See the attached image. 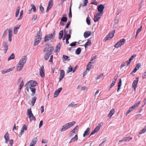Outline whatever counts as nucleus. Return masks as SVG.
Masks as SVG:
<instances>
[{
  "mask_svg": "<svg viewBox=\"0 0 146 146\" xmlns=\"http://www.w3.org/2000/svg\"><path fill=\"white\" fill-rule=\"evenodd\" d=\"M44 49L43 51L45 52L46 51V49L47 50L44 55V58L45 60H48L50 55L52 53L54 50V47L52 46H50L49 45L47 46Z\"/></svg>",
  "mask_w": 146,
  "mask_h": 146,
  "instance_id": "obj_1",
  "label": "nucleus"
},
{
  "mask_svg": "<svg viewBox=\"0 0 146 146\" xmlns=\"http://www.w3.org/2000/svg\"><path fill=\"white\" fill-rule=\"evenodd\" d=\"M27 58L26 56H24L20 60L17 67V71H20L23 67L24 65L25 64Z\"/></svg>",
  "mask_w": 146,
  "mask_h": 146,
  "instance_id": "obj_2",
  "label": "nucleus"
},
{
  "mask_svg": "<svg viewBox=\"0 0 146 146\" xmlns=\"http://www.w3.org/2000/svg\"><path fill=\"white\" fill-rule=\"evenodd\" d=\"M42 35V34L40 31L37 33L35 38V42L34 44V46H36L40 43Z\"/></svg>",
  "mask_w": 146,
  "mask_h": 146,
  "instance_id": "obj_3",
  "label": "nucleus"
},
{
  "mask_svg": "<svg viewBox=\"0 0 146 146\" xmlns=\"http://www.w3.org/2000/svg\"><path fill=\"white\" fill-rule=\"evenodd\" d=\"M75 122L72 121L69 122L64 125L60 129L61 131H65L69 128H70L75 123Z\"/></svg>",
  "mask_w": 146,
  "mask_h": 146,
  "instance_id": "obj_4",
  "label": "nucleus"
},
{
  "mask_svg": "<svg viewBox=\"0 0 146 146\" xmlns=\"http://www.w3.org/2000/svg\"><path fill=\"white\" fill-rule=\"evenodd\" d=\"M27 85L28 86V87L31 88H34V87L38 85V83L36 81L31 80L29 81L27 83Z\"/></svg>",
  "mask_w": 146,
  "mask_h": 146,
  "instance_id": "obj_5",
  "label": "nucleus"
},
{
  "mask_svg": "<svg viewBox=\"0 0 146 146\" xmlns=\"http://www.w3.org/2000/svg\"><path fill=\"white\" fill-rule=\"evenodd\" d=\"M115 32V30H113L112 31L110 32L106 37L104 39V41L105 42L107 40L112 38L114 36Z\"/></svg>",
  "mask_w": 146,
  "mask_h": 146,
  "instance_id": "obj_6",
  "label": "nucleus"
},
{
  "mask_svg": "<svg viewBox=\"0 0 146 146\" xmlns=\"http://www.w3.org/2000/svg\"><path fill=\"white\" fill-rule=\"evenodd\" d=\"M125 40L124 38L121 39L114 46L115 48H118L122 45L124 44L125 42Z\"/></svg>",
  "mask_w": 146,
  "mask_h": 146,
  "instance_id": "obj_7",
  "label": "nucleus"
},
{
  "mask_svg": "<svg viewBox=\"0 0 146 146\" xmlns=\"http://www.w3.org/2000/svg\"><path fill=\"white\" fill-rule=\"evenodd\" d=\"M54 36H52V34H49L46 35L44 38V42H46L50 40L51 39H53Z\"/></svg>",
  "mask_w": 146,
  "mask_h": 146,
  "instance_id": "obj_8",
  "label": "nucleus"
},
{
  "mask_svg": "<svg viewBox=\"0 0 146 146\" xmlns=\"http://www.w3.org/2000/svg\"><path fill=\"white\" fill-rule=\"evenodd\" d=\"M139 79V77L136 78L133 81L132 84V88L134 89L135 91Z\"/></svg>",
  "mask_w": 146,
  "mask_h": 146,
  "instance_id": "obj_9",
  "label": "nucleus"
},
{
  "mask_svg": "<svg viewBox=\"0 0 146 146\" xmlns=\"http://www.w3.org/2000/svg\"><path fill=\"white\" fill-rule=\"evenodd\" d=\"M39 74L41 77H44V70L43 66H42L39 69Z\"/></svg>",
  "mask_w": 146,
  "mask_h": 146,
  "instance_id": "obj_10",
  "label": "nucleus"
},
{
  "mask_svg": "<svg viewBox=\"0 0 146 146\" xmlns=\"http://www.w3.org/2000/svg\"><path fill=\"white\" fill-rule=\"evenodd\" d=\"M37 141V137L34 138L31 141L29 146H35Z\"/></svg>",
  "mask_w": 146,
  "mask_h": 146,
  "instance_id": "obj_11",
  "label": "nucleus"
},
{
  "mask_svg": "<svg viewBox=\"0 0 146 146\" xmlns=\"http://www.w3.org/2000/svg\"><path fill=\"white\" fill-rule=\"evenodd\" d=\"M65 75V72L64 70H62L60 71V76H59V81L63 78Z\"/></svg>",
  "mask_w": 146,
  "mask_h": 146,
  "instance_id": "obj_12",
  "label": "nucleus"
},
{
  "mask_svg": "<svg viewBox=\"0 0 146 146\" xmlns=\"http://www.w3.org/2000/svg\"><path fill=\"white\" fill-rule=\"evenodd\" d=\"M62 88L60 87L56 90L54 92V98L57 97L59 95L60 92L62 90Z\"/></svg>",
  "mask_w": 146,
  "mask_h": 146,
  "instance_id": "obj_13",
  "label": "nucleus"
},
{
  "mask_svg": "<svg viewBox=\"0 0 146 146\" xmlns=\"http://www.w3.org/2000/svg\"><path fill=\"white\" fill-rule=\"evenodd\" d=\"M104 7L103 5H99L97 8V9L98 12H103Z\"/></svg>",
  "mask_w": 146,
  "mask_h": 146,
  "instance_id": "obj_14",
  "label": "nucleus"
},
{
  "mask_svg": "<svg viewBox=\"0 0 146 146\" xmlns=\"http://www.w3.org/2000/svg\"><path fill=\"white\" fill-rule=\"evenodd\" d=\"M2 44L5 48V53H6L7 52V50L8 49V43L7 42H3Z\"/></svg>",
  "mask_w": 146,
  "mask_h": 146,
  "instance_id": "obj_15",
  "label": "nucleus"
},
{
  "mask_svg": "<svg viewBox=\"0 0 146 146\" xmlns=\"http://www.w3.org/2000/svg\"><path fill=\"white\" fill-rule=\"evenodd\" d=\"M92 33L90 31H86L84 33V36L85 38H86L91 35Z\"/></svg>",
  "mask_w": 146,
  "mask_h": 146,
  "instance_id": "obj_16",
  "label": "nucleus"
},
{
  "mask_svg": "<svg viewBox=\"0 0 146 146\" xmlns=\"http://www.w3.org/2000/svg\"><path fill=\"white\" fill-rule=\"evenodd\" d=\"M12 35V31L11 30L9 29V31L8 40L9 42H11L12 40L11 37Z\"/></svg>",
  "mask_w": 146,
  "mask_h": 146,
  "instance_id": "obj_17",
  "label": "nucleus"
},
{
  "mask_svg": "<svg viewBox=\"0 0 146 146\" xmlns=\"http://www.w3.org/2000/svg\"><path fill=\"white\" fill-rule=\"evenodd\" d=\"M78 139V135H75V137H74L72 139H71L70 141L69 142V143H71L72 142H75Z\"/></svg>",
  "mask_w": 146,
  "mask_h": 146,
  "instance_id": "obj_18",
  "label": "nucleus"
},
{
  "mask_svg": "<svg viewBox=\"0 0 146 146\" xmlns=\"http://www.w3.org/2000/svg\"><path fill=\"white\" fill-rule=\"evenodd\" d=\"M136 56V55L135 54H133L131 56L130 58H129V60H128L127 61V66H128L129 65L131 61L133 60V58Z\"/></svg>",
  "mask_w": 146,
  "mask_h": 146,
  "instance_id": "obj_19",
  "label": "nucleus"
},
{
  "mask_svg": "<svg viewBox=\"0 0 146 146\" xmlns=\"http://www.w3.org/2000/svg\"><path fill=\"white\" fill-rule=\"evenodd\" d=\"M115 113V110L114 109H112L111 110L110 113H109L108 117L109 118H110L112 115L114 113Z\"/></svg>",
  "mask_w": 146,
  "mask_h": 146,
  "instance_id": "obj_20",
  "label": "nucleus"
},
{
  "mask_svg": "<svg viewBox=\"0 0 146 146\" xmlns=\"http://www.w3.org/2000/svg\"><path fill=\"white\" fill-rule=\"evenodd\" d=\"M90 128L89 127L86 130L84 131V133L83 135V136L84 137H85L86 136L88 135L90 132Z\"/></svg>",
  "mask_w": 146,
  "mask_h": 146,
  "instance_id": "obj_21",
  "label": "nucleus"
},
{
  "mask_svg": "<svg viewBox=\"0 0 146 146\" xmlns=\"http://www.w3.org/2000/svg\"><path fill=\"white\" fill-rule=\"evenodd\" d=\"M37 97L36 96L33 97L31 100V103L33 106H34V104L35 103Z\"/></svg>",
  "mask_w": 146,
  "mask_h": 146,
  "instance_id": "obj_22",
  "label": "nucleus"
},
{
  "mask_svg": "<svg viewBox=\"0 0 146 146\" xmlns=\"http://www.w3.org/2000/svg\"><path fill=\"white\" fill-rule=\"evenodd\" d=\"M91 44V40L90 39H89L88 41L84 44L85 47V48H86L88 46H90Z\"/></svg>",
  "mask_w": 146,
  "mask_h": 146,
  "instance_id": "obj_23",
  "label": "nucleus"
},
{
  "mask_svg": "<svg viewBox=\"0 0 146 146\" xmlns=\"http://www.w3.org/2000/svg\"><path fill=\"white\" fill-rule=\"evenodd\" d=\"M20 26V25H18L17 26L15 27H14L13 29V32L15 34H16L17 33L18 29Z\"/></svg>",
  "mask_w": 146,
  "mask_h": 146,
  "instance_id": "obj_24",
  "label": "nucleus"
},
{
  "mask_svg": "<svg viewBox=\"0 0 146 146\" xmlns=\"http://www.w3.org/2000/svg\"><path fill=\"white\" fill-rule=\"evenodd\" d=\"M69 57L65 55H63L62 56V60L63 61H66V60L69 61L70 60V59L69 58Z\"/></svg>",
  "mask_w": 146,
  "mask_h": 146,
  "instance_id": "obj_25",
  "label": "nucleus"
},
{
  "mask_svg": "<svg viewBox=\"0 0 146 146\" xmlns=\"http://www.w3.org/2000/svg\"><path fill=\"white\" fill-rule=\"evenodd\" d=\"M30 89H31V91L32 92L31 96H33L35 94L36 89L35 88H31Z\"/></svg>",
  "mask_w": 146,
  "mask_h": 146,
  "instance_id": "obj_26",
  "label": "nucleus"
},
{
  "mask_svg": "<svg viewBox=\"0 0 146 146\" xmlns=\"http://www.w3.org/2000/svg\"><path fill=\"white\" fill-rule=\"evenodd\" d=\"M61 47V44L60 43H59L57 45L56 47V49L55 50V52H58V51H60V49Z\"/></svg>",
  "mask_w": 146,
  "mask_h": 146,
  "instance_id": "obj_27",
  "label": "nucleus"
},
{
  "mask_svg": "<svg viewBox=\"0 0 146 146\" xmlns=\"http://www.w3.org/2000/svg\"><path fill=\"white\" fill-rule=\"evenodd\" d=\"M63 30L61 31L58 35V38L60 40L62 38V37L63 36Z\"/></svg>",
  "mask_w": 146,
  "mask_h": 146,
  "instance_id": "obj_28",
  "label": "nucleus"
},
{
  "mask_svg": "<svg viewBox=\"0 0 146 146\" xmlns=\"http://www.w3.org/2000/svg\"><path fill=\"white\" fill-rule=\"evenodd\" d=\"M140 104V102L139 101H138L137 102L135 103L132 106V107H133V108L135 109Z\"/></svg>",
  "mask_w": 146,
  "mask_h": 146,
  "instance_id": "obj_29",
  "label": "nucleus"
},
{
  "mask_svg": "<svg viewBox=\"0 0 146 146\" xmlns=\"http://www.w3.org/2000/svg\"><path fill=\"white\" fill-rule=\"evenodd\" d=\"M53 5V1L52 0H50L48 2V7L51 8Z\"/></svg>",
  "mask_w": 146,
  "mask_h": 146,
  "instance_id": "obj_30",
  "label": "nucleus"
},
{
  "mask_svg": "<svg viewBox=\"0 0 146 146\" xmlns=\"http://www.w3.org/2000/svg\"><path fill=\"white\" fill-rule=\"evenodd\" d=\"M123 139L124 142H125L127 141H129L130 140H131L132 139V138L130 137H124Z\"/></svg>",
  "mask_w": 146,
  "mask_h": 146,
  "instance_id": "obj_31",
  "label": "nucleus"
},
{
  "mask_svg": "<svg viewBox=\"0 0 146 146\" xmlns=\"http://www.w3.org/2000/svg\"><path fill=\"white\" fill-rule=\"evenodd\" d=\"M97 56L95 55L93 57H92L90 62V64H93L95 62V61H93L94 60H95Z\"/></svg>",
  "mask_w": 146,
  "mask_h": 146,
  "instance_id": "obj_32",
  "label": "nucleus"
},
{
  "mask_svg": "<svg viewBox=\"0 0 146 146\" xmlns=\"http://www.w3.org/2000/svg\"><path fill=\"white\" fill-rule=\"evenodd\" d=\"M121 79H120L119 81L118 85V89L117 90V92H118L120 88V87L121 86Z\"/></svg>",
  "mask_w": 146,
  "mask_h": 146,
  "instance_id": "obj_33",
  "label": "nucleus"
},
{
  "mask_svg": "<svg viewBox=\"0 0 146 146\" xmlns=\"http://www.w3.org/2000/svg\"><path fill=\"white\" fill-rule=\"evenodd\" d=\"M71 6H72V5L71 4L70 5V8H69V15H68V17L70 18H71L72 17V14L71 8Z\"/></svg>",
  "mask_w": 146,
  "mask_h": 146,
  "instance_id": "obj_34",
  "label": "nucleus"
},
{
  "mask_svg": "<svg viewBox=\"0 0 146 146\" xmlns=\"http://www.w3.org/2000/svg\"><path fill=\"white\" fill-rule=\"evenodd\" d=\"M146 131V126H145L143 129L141 130L139 132V134L144 133Z\"/></svg>",
  "mask_w": 146,
  "mask_h": 146,
  "instance_id": "obj_35",
  "label": "nucleus"
},
{
  "mask_svg": "<svg viewBox=\"0 0 146 146\" xmlns=\"http://www.w3.org/2000/svg\"><path fill=\"white\" fill-rule=\"evenodd\" d=\"M64 31L65 34L66 35V39L69 40L71 37L70 35V34H68V35L66 34L67 32H66L65 29H64Z\"/></svg>",
  "mask_w": 146,
  "mask_h": 146,
  "instance_id": "obj_36",
  "label": "nucleus"
},
{
  "mask_svg": "<svg viewBox=\"0 0 146 146\" xmlns=\"http://www.w3.org/2000/svg\"><path fill=\"white\" fill-rule=\"evenodd\" d=\"M4 138L5 140L9 139V135L8 132H7L4 136Z\"/></svg>",
  "mask_w": 146,
  "mask_h": 146,
  "instance_id": "obj_37",
  "label": "nucleus"
},
{
  "mask_svg": "<svg viewBox=\"0 0 146 146\" xmlns=\"http://www.w3.org/2000/svg\"><path fill=\"white\" fill-rule=\"evenodd\" d=\"M134 109L133 108V107L131 106L130 107L126 113V116H127L128 113H129L130 112L132 111Z\"/></svg>",
  "mask_w": 146,
  "mask_h": 146,
  "instance_id": "obj_38",
  "label": "nucleus"
},
{
  "mask_svg": "<svg viewBox=\"0 0 146 146\" xmlns=\"http://www.w3.org/2000/svg\"><path fill=\"white\" fill-rule=\"evenodd\" d=\"M15 58V55L13 53H12L10 57L8 58V60H9L11 59H13Z\"/></svg>",
  "mask_w": 146,
  "mask_h": 146,
  "instance_id": "obj_39",
  "label": "nucleus"
},
{
  "mask_svg": "<svg viewBox=\"0 0 146 146\" xmlns=\"http://www.w3.org/2000/svg\"><path fill=\"white\" fill-rule=\"evenodd\" d=\"M100 17L99 16H95L94 18V21L95 22H96L98 21L99 19H100Z\"/></svg>",
  "mask_w": 146,
  "mask_h": 146,
  "instance_id": "obj_40",
  "label": "nucleus"
},
{
  "mask_svg": "<svg viewBox=\"0 0 146 146\" xmlns=\"http://www.w3.org/2000/svg\"><path fill=\"white\" fill-rule=\"evenodd\" d=\"M29 118H30V120L31 121L34 120V121H36V119L34 116L33 114L29 117Z\"/></svg>",
  "mask_w": 146,
  "mask_h": 146,
  "instance_id": "obj_41",
  "label": "nucleus"
},
{
  "mask_svg": "<svg viewBox=\"0 0 146 146\" xmlns=\"http://www.w3.org/2000/svg\"><path fill=\"white\" fill-rule=\"evenodd\" d=\"M72 67H71V66L70 65V66L68 68V69L67 70V73H68L71 72L72 70Z\"/></svg>",
  "mask_w": 146,
  "mask_h": 146,
  "instance_id": "obj_42",
  "label": "nucleus"
},
{
  "mask_svg": "<svg viewBox=\"0 0 146 146\" xmlns=\"http://www.w3.org/2000/svg\"><path fill=\"white\" fill-rule=\"evenodd\" d=\"M27 113H28V115H29V116L33 114V113H32L31 108H30V109H28L27 110Z\"/></svg>",
  "mask_w": 146,
  "mask_h": 146,
  "instance_id": "obj_43",
  "label": "nucleus"
},
{
  "mask_svg": "<svg viewBox=\"0 0 146 146\" xmlns=\"http://www.w3.org/2000/svg\"><path fill=\"white\" fill-rule=\"evenodd\" d=\"M67 21V18L66 17L63 16L61 19L62 22H66Z\"/></svg>",
  "mask_w": 146,
  "mask_h": 146,
  "instance_id": "obj_44",
  "label": "nucleus"
},
{
  "mask_svg": "<svg viewBox=\"0 0 146 146\" xmlns=\"http://www.w3.org/2000/svg\"><path fill=\"white\" fill-rule=\"evenodd\" d=\"M86 21L87 24L88 25H90V19L88 16L87 18Z\"/></svg>",
  "mask_w": 146,
  "mask_h": 146,
  "instance_id": "obj_45",
  "label": "nucleus"
},
{
  "mask_svg": "<svg viewBox=\"0 0 146 146\" xmlns=\"http://www.w3.org/2000/svg\"><path fill=\"white\" fill-rule=\"evenodd\" d=\"M81 52V50L80 48H78L76 50V53L77 54H79Z\"/></svg>",
  "mask_w": 146,
  "mask_h": 146,
  "instance_id": "obj_46",
  "label": "nucleus"
},
{
  "mask_svg": "<svg viewBox=\"0 0 146 146\" xmlns=\"http://www.w3.org/2000/svg\"><path fill=\"white\" fill-rule=\"evenodd\" d=\"M31 6L32 7L31 9H33V11L34 12H36V7L35 6V5L33 4H31Z\"/></svg>",
  "mask_w": 146,
  "mask_h": 146,
  "instance_id": "obj_47",
  "label": "nucleus"
},
{
  "mask_svg": "<svg viewBox=\"0 0 146 146\" xmlns=\"http://www.w3.org/2000/svg\"><path fill=\"white\" fill-rule=\"evenodd\" d=\"M84 3L82 5L83 7H84L87 5L88 3V0H83Z\"/></svg>",
  "mask_w": 146,
  "mask_h": 146,
  "instance_id": "obj_48",
  "label": "nucleus"
},
{
  "mask_svg": "<svg viewBox=\"0 0 146 146\" xmlns=\"http://www.w3.org/2000/svg\"><path fill=\"white\" fill-rule=\"evenodd\" d=\"M90 64V62H89V64L87 65V68H86V70H88V71H89L90 70V69L91 68V67L92 66V65H91L90 64Z\"/></svg>",
  "mask_w": 146,
  "mask_h": 146,
  "instance_id": "obj_49",
  "label": "nucleus"
},
{
  "mask_svg": "<svg viewBox=\"0 0 146 146\" xmlns=\"http://www.w3.org/2000/svg\"><path fill=\"white\" fill-rule=\"evenodd\" d=\"M141 29H142V26H141L140 27H139L138 29L137 30L136 33V36H135V38L137 37L138 33H139L141 31Z\"/></svg>",
  "mask_w": 146,
  "mask_h": 146,
  "instance_id": "obj_50",
  "label": "nucleus"
},
{
  "mask_svg": "<svg viewBox=\"0 0 146 146\" xmlns=\"http://www.w3.org/2000/svg\"><path fill=\"white\" fill-rule=\"evenodd\" d=\"M21 129H23L25 130H27V126L26 125V124H24L23 126L21 127Z\"/></svg>",
  "mask_w": 146,
  "mask_h": 146,
  "instance_id": "obj_51",
  "label": "nucleus"
},
{
  "mask_svg": "<svg viewBox=\"0 0 146 146\" xmlns=\"http://www.w3.org/2000/svg\"><path fill=\"white\" fill-rule=\"evenodd\" d=\"M76 105V104H75V102H72L71 103L69 104L68 105V106L69 107H73L75 106V105Z\"/></svg>",
  "mask_w": 146,
  "mask_h": 146,
  "instance_id": "obj_52",
  "label": "nucleus"
},
{
  "mask_svg": "<svg viewBox=\"0 0 146 146\" xmlns=\"http://www.w3.org/2000/svg\"><path fill=\"white\" fill-rule=\"evenodd\" d=\"M25 130L23 129H22L21 128V132L19 134V136L20 137H21L23 134V133L24 132Z\"/></svg>",
  "mask_w": 146,
  "mask_h": 146,
  "instance_id": "obj_53",
  "label": "nucleus"
},
{
  "mask_svg": "<svg viewBox=\"0 0 146 146\" xmlns=\"http://www.w3.org/2000/svg\"><path fill=\"white\" fill-rule=\"evenodd\" d=\"M7 29L4 32V33H3V36H2V38H4L6 36L7 33Z\"/></svg>",
  "mask_w": 146,
  "mask_h": 146,
  "instance_id": "obj_54",
  "label": "nucleus"
},
{
  "mask_svg": "<svg viewBox=\"0 0 146 146\" xmlns=\"http://www.w3.org/2000/svg\"><path fill=\"white\" fill-rule=\"evenodd\" d=\"M18 9L17 10V11L15 13V16L16 17H17L19 14V11H20V8L19 7H18Z\"/></svg>",
  "mask_w": 146,
  "mask_h": 146,
  "instance_id": "obj_55",
  "label": "nucleus"
},
{
  "mask_svg": "<svg viewBox=\"0 0 146 146\" xmlns=\"http://www.w3.org/2000/svg\"><path fill=\"white\" fill-rule=\"evenodd\" d=\"M127 61H126L125 62L121 64L120 66V68L121 69L122 68L126 66V64L127 65Z\"/></svg>",
  "mask_w": 146,
  "mask_h": 146,
  "instance_id": "obj_56",
  "label": "nucleus"
},
{
  "mask_svg": "<svg viewBox=\"0 0 146 146\" xmlns=\"http://www.w3.org/2000/svg\"><path fill=\"white\" fill-rule=\"evenodd\" d=\"M141 66V64L140 63H138L136 64V67H135V68H136V69H137V70H138L139 68Z\"/></svg>",
  "mask_w": 146,
  "mask_h": 146,
  "instance_id": "obj_57",
  "label": "nucleus"
},
{
  "mask_svg": "<svg viewBox=\"0 0 146 146\" xmlns=\"http://www.w3.org/2000/svg\"><path fill=\"white\" fill-rule=\"evenodd\" d=\"M76 42H74L71 43L70 44V46H74L76 45Z\"/></svg>",
  "mask_w": 146,
  "mask_h": 146,
  "instance_id": "obj_58",
  "label": "nucleus"
},
{
  "mask_svg": "<svg viewBox=\"0 0 146 146\" xmlns=\"http://www.w3.org/2000/svg\"><path fill=\"white\" fill-rule=\"evenodd\" d=\"M39 9H40V11H41L42 13H43V12L44 11V8L41 5H40V7Z\"/></svg>",
  "mask_w": 146,
  "mask_h": 146,
  "instance_id": "obj_59",
  "label": "nucleus"
},
{
  "mask_svg": "<svg viewBox=\"0 0 146 146\" xmlns=\"http://www.w3.org/2000/svg\"><path fill=\"white\" fill-rule=\"evenodd\" d=\"M104 75L103 73H102L101 74H100L99 76H98L97 78L96 79V80H98L100 79Z\"/></svg>",
  "mask_w": 146,
  "mask_h": 146,
  "instance_id": "obj_60",
  "label": "nucleus"
},
{
  "mask_svg": "<svg viewBox=\"0 0 146 146\" xmlns=\"http://www.w3.org/2000/svg\"><path fill=\"white\" fill-rule=\"evenodd\" d=\"M115 81H112V83L111 84V85H110V88H112V87L115 85Z\"/></svg>",
  "mask_w": 146,
  "mask_h": 146,
  "instance_id": "obj_61",
  "label": "nucleus"
},
{
  "mask_svg": "<svg viewBox=\"0 0 146 146\" xmlns=\"http://www.w3.org/2000/svg\"><path fill=\"white\" fill-rule=\"evenodd\" d=\"M78 125L76 126L74 128V129L72 130V131H71V132H73V133H75V131L77 130V128H78Z\"/></svg>",
  "mask_w": 146,
  "mask_h": 146,
  "instance_id": "obj_62",
  "label": "nucleus"
},
{
  "mask_svg": "<svg viewBox=\"0 0 146 146\" xmlns=\"http://www.w3.org/2000/svg\"><path fill=\"white\" fill-rule=\"evenodd\" d=\"M14 69V67H12L7 70V72H9L11 71H12Z\"/></svg>",
  "mask_w": 146,
  "mask_h": 146,
  "instance_id": "obj_63",
  "label": "nucleus"
},
{
  "mask_svg": "<svg viewBox=\"0 0 146 146\" xmlns=\"http://www.w3.org/2000/svg\"><path fill=\"white\" fill-rule=\"evenodd\" d=\"M100 129V128H99V127L97 126L95 128L94 130L96 132L98 131Z\"/></svg>",
  "mask_w": 146,
  "mask_h": 146,
  "instance_id": "obj_64",
  "label": "nucleus"
}]
</instances>
